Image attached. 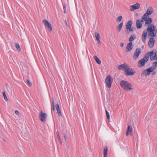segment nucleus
Here are the masks:
<instances>
[{
  "label": "nucleus",
  "mask_w": 157,
  "mask_h": 157,
  "mask_svg": "<svg viewBox=\"0 0 157 157\" xmlns=\"http://www.w3.org/2000/svg\"><path fill=\"white\" fill-rule=\"evenodd\" d=\"M155 29V26L153 24L147 27V31L149 36L153 38L156 36L157 30Z\"/></svg>",
  "instance_id": "nucleus-1"
},
{
  "label": "nucleus",
  "mask_w": 157,
  "mask_h": 157,
  "mask_svg": "<svg viewBox=\"0 0 157 157\" xmlns=\"http://www.w3.org/2000/svg\"><path fill=\"white\" fill-rule=\"evenodd\" d=\"M120 84L122 87L125 90H131L133 89V87L132 84L126 81L122 80L121 81Z\"/></svg>",
  "instance_id": "nucleus-2"
},
{
  "label": "nucleus",
  "mask_w": 157,
  "mask_h": 157,
  "mask_svg": "<svg viewBox=\"0 0 157 157\" xmlns=\"http://www.w3.org/2000/svg\"><path fill=\"white\" fill-rule=\"evenodd\" d=\"M155 69V67L154 66H151L143 71L141 73V75L143 76L145 75L146 76L149 75H150V73L153 72Z\"/></svg>",
  "instance_id": "nucleus-3"
},
{
  "label": "nucleus",
  "mask_w": 157,
  "mask_h": 157,
  "mask_svg": "<svg viewBox=\"0 0 157 157\" xmlns=\"http://www.w3.org/2000/svg\"><path fill=\"white\" fill-rule=\"evenodd\" d=\"M113 81V79L110 75H108L106 77L105 79V82L108 88H110L111 87Z\"/></svg>",
  "instance_id": "nucleus-4"
},
{
  "label": "nucleus",
  "mask_w": 157,
  "mask_h": 157,
  "mask_svg": "<svg viewBox=\"0 0 157 157\" xmlns=\"http://www.w3.org/2000/svg\"><path fill=\"white\" fill-rule=\"evenodd\" d=\"M148 57H147V56H145L143 59L139 61L138 66L139 67L144 66L145 63L148 61Z\"/></svg>",
  "instance_id": "nucleus-5"
},
{
  "label": "nucleus",
  "mask_w": 157,
  "mask_h": 157,
  "mask_svg": "<svg viewBox=\"0 0 157 157\" xmlns=\"http://www.w3.org/2000/svg\"><path fill=\"white\" fill-rule=\"evenodd\" d=\"M47 117V114L41 111L39 113V118L40 121L43 122H45L46 121V118Z\"/></svg>",
  "instance_id": "nucleus-6"
},
{
  "label": "nucleus",
  "mask_w": 157,
  "mask_h": 157,
  "mask_svg": "<svg viewBox=\"0 0 157 157\" xmlns=\"http://www.w3.org/2000/svg\"><path fill=\"white\" fill-rule=\"evenodd\" d=\"M146 56L147 57H148V59L150 57L151 60H157V59H156V54L155 53H154L153 51L148 52L147 53Z\"/></svg>",
  "instance_id": "nucleus-7"
},
{
  "label": "nucleus",
  "mask_w": 157,
  "mask_h": 157,
  "mask_svg": "<svg viewBox=\"0 0 157 157\" xmlns=\"http://www.w3.org/2000/svg\"><path fill=\"white\" fill-rule=\"evenodd\" d=\"M43 23L44 24L45 26L48 29L49 31H52V25L48 20L46 19H44L43 20Z\"/></svg>",
  "instance_id": "nucleus-8"
},
{
  "label": "nucleus",
  "mask_w": 157,
  "mask_h": 157,
  "mask_svg": "<svg viewBox=\"0 0 157 157\" xmlns=\"http://www.w3.org/2000/svg\"><path fill=\"white\" fill-rule=\"evenodd\" d=\"M125 72L126 73V75L128 76L132 75L135 73V71L132 68H130L129 66L126 69Z\"/></svg>",
  "instance_id": "nucleus-9"
},
{
  "label": "nucleus",
  "mask_w": 157,
  "mask_h": 157,
  "mask_svg": "<svg viewBox=\"0 0 157 157\" xmlns=\"http://www.w3.org/2000/svg\"><path fill=\"white\" fill-rule=\"evenodd\" d=\"M140 4L136 3L135 4L131 5L130 7V10L131 11H133L134 10L138 9L140 8Z\"/></svg>",
  "instance_id": "nucleus-10"
},
{
  "label": "nucleus",
  "mask_w": 157,
  "mask_h": 157,
  "mask_svg": "<svg viewBox=\"0 0 157 157\" xmlns=\"http://www.w3.org/2000/svg\"><path fill=\"white\" fill-rule=\"evenodd\" d=\"M129 66L127 64L124 63L118 65V68L120 70L124 71L125 72V70L128 68Z\"/></svg>",
  "instance_id": "nucleus-11"
},
{
  "label": "nucleus",
  "mask_w": 157,
  "mask_h": 157,
  "mask_svg": "<svg viewBox=\"0 0 157 157\" xmlns=\"http://www.w3.org/2000/svg\"><path fill=\"white\" fill-rule=\"evenodd\" d=\"M154 12V9L151 7H149L147 9L146 12L144 14L148 17L149 15H151Z\"/></svg>",
  "instance_id": "nucleus-12"
},
{
  "label": "nucleus",
  "mask_w": 157,
  "mask_h": 157,
  "mask_svg": "<svg viewBox=\"0 0 157 157\" xmlns=\"http://www.w3.org/2000/svg\"><path fill=\"white\" fill-rule=\"evenodd\" d=\"M155 40L154 38H151L148 42V45L150 48H152L154 44Z\"/></svg>",
  "instance_id": "nucleus-13"
},
{
  "label": "nucleus",
  "mask_w": 157,
  "mask_h": 157,
  "mask_svg": "<svg viewBox=\"0 0 157 157\" xmlns=\"http://www.w3.org/2000/svg\"><path fill=\"white\" fill-rule=\"evenodd\" d=\"M141 52V51L140 50H136L134 54L133 58L135 59H137Z\"/></svg>",
  "instance_id": "nucleus-14"
},
{
  "label": "nucleus",
  "mask_w": 157,
  "mask_h": 157,
  "mask_svg": "<svg viewBox=\"0 0 157 157\" xmlns=\"http://www.w3.org/2000/svg\"><path fill=\"white\" fill-rule=\"evenodd\" d=\"M147 34L148 33L147 30H145L143 32L142 36V39L143 41H144L146 40Z\"/></svg>",
  "instance_id": "nucleus-15"
},
{
  "label": "nucleus",
  "mask_w": 157,
  "mask_h": 157,
  "mask_svg": "<svg viewBox=\"0 0 157 157\" xmlns=\"http://www.w3.org/2000/svg\"><path fill=\"white\" fill-rule=\"evenodd\" d=\"M132 126L129 125L128 127L126 135L127 136H128L129 134H130L132 132Z\"/></svg>",
  "instance_id": "nucleus-16"
},
{
  "label": "nucleus",
  "mask_w": 157,
  "mask_h": 157,
  "mask_svg": "<svg viewBox=\"0 0 157 157\" xmlns=\"http://www.w3.org/2000/svg\"><path fill=\"white\" fill-rule=\"evenodd\" d=\"M142 26V23L139 19L137 20L136 21V26L138 29L141 28Z\"/></svg>",
  "instance_id": "nucleus-17"
},
{
  "label": "nucleus",
  "mask_w": 157,
  "mask_h": 157,
  "mask_svg": "<svg viewBox=\"0 0 157 157\" xmlns=\"http://www.w3.org/2000/svg\"><path fill=\"white\" fill-rule=\"evenodd\" d=\"M95 36L98 43V44H100L101 41L100 40V35L99 33L96 32L95 33Z\"/></svg>",
  "instance_id": "nucleus-18"
},
{
  "label": "nucleus",
  "mask_w": 157,
  "mask_h": 157,
  "mask_svg": "<svg viewBox=\"0 0 157 157\" xmlns=\"http://www.w3.org/2000/svg\"><path fill=\"white\" fill-rule=\"evenodd\" d=\"M132 22L131 21H129L127 23L126 25V29H129L132 27Z\"/></svg>",
  "instance_id": "nucleus-19"
},
{
  "label": "nucleus",
  "mask_w": 157,
  "mask_h": 157,
  "mask_svg": "<svg viewBox=\"0 0 157 157\" xmlns=\"http://www.w3.org/2000/svg\"><path fill=\"white\" fill-rule=\"evenodd\" d=\"M152 22V20L151 18H147L146 20H145V24L146 25H151Z\"/></svg>",
  "instance_id": "nucleus-20"
},
{
  "label": "nucleus",
  "mask_w": 157,
  "mask_h": 157,
  "mask_svg": "<svg viewBox=\"0 0 157 157\" xmlns=\"http://www.w3.org/2000/svg\"><path fill=\"white\" fill-rule=\"evenodd\" d=\"M123 24V22H121L120 23V24L118 25L117 28V31L119 32H120V31H121V30Z\"/></svg>",
  "instance_id": "nucleus-21"
},
{
  "label": "nucleus",
  "mask_w": 157,
  "mask_h": 157,
  "mask_svg": "<svg viewBox=\"0 0 157 157\" xmlns=\"http://www.w3.org/2000/svg\"><path fill=\"white\" fill-rule=\"evenodd\" d=\"M136 38V35L135 34H133L129 38V41L131 42L133 41Z\"/></svg>",
  "instance_id": "nucleus-22"
},
{
  "label": "nucleus",
  "mask_w": 157,
  "mask_h": 157,
  "mask_svg": "<svg viewBox=\"0 0 157 157\" xmlns=\"http://www.w3.org/2000/svg\"><path fill=\"white\" fill-rule=\"evenodd\" d=\"M94 58L96 62L98 64H100L101 63V60L98 59V57L95 56H94Z\"/></svg>",
  "instance_id": "nucleus-23"
},
{
  "label": "nucleus",
  "mask_w": 157,
  "mask_h": 157,
  "mask_svg": "<svg viewBox=\"0 0 157 157\" xmlns=\"http://www.w3.org/2000/svg\"><path fill=\"white\" fill-rule=\"evenodd\" d=\"M51 102L52 103V110L54 111L55 110V106L54 105V101L53 98H52L51 99Z\"/></svg>",
  "instance_id": "nucleus-24"
},
{
  "label": "nucleus",
  "mask_w": 157,
  "mask_h": 157,
  "mask_svg": "<svg viewBox=\"0 0 157 157\" xmlns=\"http://www.w3.org/2000/svg\"><path fill=\"white\" fill-rule=\"evenodd\" d=\"M132 42L129 43L127 45L126 49H132Z\"/></svg>",
  "instance_id": "nucleus-25"
},
{
  "label": "nucleus",
  "mask_w": 157,
  "mask_h": 157,
  "mask_svg": "<svg viewBox=\"0 0 157 157\" xmlns=\"http://www.w3.org/2000/svg\"><path fill=\"white\" fill-rule=\"evenodd\" d=\"M147 18L148 17L144 14V15L142 17L141 20H140L141 23H142L143 22H144V21H145V20H146Z\"/></svg>",
  "instance_id": "nucleus-26"
},
{
  "label": "nucleus",
  "mask_w": 157,
  "mask_h": 157,
  "mask_svg": "<svg viewBox=\"0 0 157 157\" xmlns=\"http://www.w3.org/2000/svg\"><path fill=\"white\" fill-rule=\"evenodd\" d=\"M2 95L4 97V99L5 100L7 101H8V100L7 98L6 97V93L4 91H3L2 92Z\"/></svg>",
  "instance_id": "nucleus-27"
},
{
  "label": "nucleus",
  "mask_w": 157,
  "mask_h": 157,
  "mask_svg": "<svg viewBox=\"0 0 157 157\" xmlns=\"http://www.w3.org/2000/svg\"><path fill=\"white\" fill-rule=\"evenodd\" d=\"M122 17L120 16L118 17L116 19V21L117 22H120L122 20Z\"/></svg>",
  "instance_id": "nucleus-28"
},
{
  "label": "nucleus",
  "mask_w": 157,
  "mask_h": 157,
  "mask_svg": "<svg viewBox=\"0 0 157 157\" xmlns=\"http://www.w3.org/2000/svg\"><path fill=\"white\" fill-rule=\"evenodd\" d=\"M108 149L107 148H105L104 151V157H106L107 154Z\"/></svg>",
  "instance_id": "nucleus-29"
},
{
  "label": "nucleus",
  "mask_w": 157,
  "mask_h": 157,
  "mask_svg": "<svg viewBox=\"0 0 157 157\" xmlns=\"http://www.w3.org/2000/svg\"><path fill=\"white\" fill-rule=\"evenodd\" d=\"M57 111L58 116L60 117H62V114L60 109L57 110Z\"/></svg>",
  "instance_id": "nucleus-30"
},
{
  "label": "nucleus",
  "mask_w": 157,
  "mask_h": 157,
  "mask_svg": "<svg viewBox=\"0 0 157 157\" xmlns=\"http://www.w3.org/2000/svg\"><path fill=\"white\" fill-rule=\"evenodd\" d=\"M105 112L107 118L109 120L110 119V116L109 115V113L106 110H105Z\"/></svg>",
  "instance_id": "nucleus-31"
},
{
  "label": "nucleus",
  "mask_w": 157,
  "mask_h": 157,
  "mask_svg": "<svg viewBox=\"0 0 157 157\" xmlns=\"http://www.w3.org/2000/svg\"><path fill=\"white\" fill-rule=\"evenodd\" d=\"M29 86H31L32 85V83L28 79H27L26 80Z\"/></svg>",
  "instance_id": "nucleus-32"
},
{
  "label": "nucleus",
  "mask_w": 157,
  "mask_h": 157,
  "mask_svg": "<svg viewBox=\"0 0 157 157\" xmlns=\"http://www.w3.org/2000/svg\"><path fill=\"white\" fill-rule=\"evenodd\" d=\"M15 46L16 48L17 49H20V46L18 44H16V43H15Z\"/></svg>",
  "instance_id": "nucleus-33"
},
{
  "label": "nucleus",
  "mask_w": 157,
  "mask_h": 157,
  "mask_svg": "<svg viewBox=\"0 0 157 157\" xmlns=\"http://www.w3.org/2000/svg\"><path fill=\"white\" fill-rule=\"evenodd\" d=\"M56 108L57 110L60 109L59 106L58 104L57 103L56 105Z\"/></svg>",
  "instance_id": "nucleus-34"
},
{
  "label": "nucleus",
  "mask_w": 157,
  "mask_h": 157,
  "mask_svg": "<svg viewBox=\"0 0 157 157\" xmlns=\"http://www.w3.org/2000/svg\"><path fill=\"white\" fill-rule=\"evenodd\" d=\"M153 65H154L153 66L156 67L157 66V61L154 62L153 63Z\"/></svg>",
  "instance_id": "nucleus-35"
},
{
  "label": "nucleus",
  "mask_w": 157,
  "mask_h": 157,
  "mask_svg": "<svg viewBox=\"0 0 157 157\" xmlns=\"http://www.w3.org/2000/svg\"><path fill=\"white\" fill-rule=\"evenodd\" d=\"M131 32L130 29H126V33L127 34H129L130 32Z\"/></svg>",
  "instance_id": "nucleus-36"
},
{
  "label": "nucleus",
  "mask_w": 157,
  "mask_h": 157,
  "mask_svg": "<svg viewBox=\"0 0 157 157\" xmlns=\"http://www.w3.org/2000/svg\"><path fill=\"white\" fill-rule=\"evenodd\" d=\"M28 134H27L26 135V136H24V135H23V138L25 139H26L28 137Z\"/></svg>",
  "instance_id": "nucleus-37"
},
{
  "label": "nucleus",
  "mask_w": 157,
  "mask_h": 157,
  "mask_svg": "<svg viewBox=\"0 0 157 157\" xmlns=\"http://www.w3.org/2000/svg\"><path fill=\"white\" fill-rule=\"evenodd\" d=\"M129 29H130V31L133 32L134 30L135 29L133 27H131Z\"/></svg>",
  "instance_id": "nucleus-38"
},
{
  "label": "nucleus",
  "mask_w": 157,
  "mask_h": 157,
  "mask_svg": "<svg viewBox=\"0 0 157 157\" xmlns=\"http://www.w3.org/2000/svg\"><path fill=\"white\" fill-rule=\"evenodd\" d=\"M15 113L16 115H18L20 114L19 112L17 110H16L15 111Z\"/></svg>",
  "instance_id": "nucleus-39"
},
{
  "label": "nucleus",
  "mask_w": 157,
  "mask_h": 157,
  "mask_svg": "<svg viewBox=\"0 0 157 157\" xmlns=\"http://www.w3.org/2000/svg\"><path fill=\"white\" fill-rule=\"evenodd\" d=\"M67 5L66 4H64V5H63V9H66V7H67Z\"/></svg>",
  "instance_id": "nucleus-40"
},
{
  "label": "nucleus",
  "mask_w": 157,
  "mask_h": 157,
  "mask_svg": "<svg viewBox=\"0 0 157 157\" xmlns=\"http://www.w3.org/2000/svg\"><path fill=\"white\" fill-rule=\"evenodd\" d=\"M63 135L64 136V138L65 140H66L67 139V135L65 134H63Z\"/></svg>",
  "instance_id": "nucleus-41"
},
{
  "label": "nucleus",
  "mask_w": 157,
  "mask_h": 157,
  "mask_svg": "<svg viewBox=\"0 0 157 157\" xmlns=\"http://www.w3.org/2000/svg\"><path fill=\"white\" fill-rule=\"evenodd\" d=\"M120 46L122 48V47H123L124 46V44L123 43H121L120 44Z\"/></svg>",
  "instance_id": "nucleus-42"
},
{
  "label": "nucleus",
  "mask_w": 157,
  "mask_h": 157,
  "mask_svg": "<svg viewBox=\"0 0 157 157\" xmlns=\"http://www.w3.org/2000/svg\"><path fill=\"white\" fill-rule=\"evenodd\" d=\"M152 72V75H155L156 74V72L155 71H153Z\"/></svg>",
  "instance_id": "nucleus-43"
},
{
  "label": "nucleus",
  "mask_w": 157,
  "mask_h": 157,
  "mask_svg": "<svg viewBox=\"0 0 157 157\" xmlns=\"http://www.w3.org/2000/svg\"><path fill=\"white\" fill-rule=\"evenodd\" d=\"M56 135H57V136H59V134L58 132H56Z\"/></svg>",
  "instance_id": "nucleus-44"
},
{
  "label": "nucleus",
  "mask_w": 157,
  "mask_h": 157,
  "mask_svg": "<svg viewBox=\"0 0 157 157\" xmlns=\"http://www.w3.org/2000/svg\"><path fill=\"white\" fill-rule=\"evenodd\" d=\"M63 12H64V13H66V9H64Z\"/></svg>",
  "instance_id": "nucleus-45"
},
{
  "label": "nucleus",
  "mask_w": 157,
  "mask_h": 157,
  "mask_svg": "<svg viewBox=\"0 0 157 157\" xmlns=\"http://www.w3.org/2000/svg\"><path fill=\"white\" fill-rule=\"evenodd\" d=\"M59 140V142H60V143H61V142H62V140H61V139H60Z\"/></svg>",
  "instance_id": "nucleus-46"
},
{
  "label": "nucleus",
  "mask_w": 157,
  "mask_h": 157,
  "mask_svg": "<svg viewBox=\"0 0 157 157\" xmlns=\"http://www.w3.org/2000/svg\"><path fill=\"white\" fill-rule=\"evenodd\" d=\"M57 138L58 139V140L61 139L60 138V137L59 136H57Z\"/></svg>",
  "instance_id": "nucleus-47"
},
{
  "label": "nucleus",
  "mask_w": 157,
  "mask_h": 157,
  "mask_svg": "<svg viewBox=\"0 0 157 157\" xmlns=\"http://www.w3.org/2000/svg\"><path fill=\"white\" fill-rule=\"evenodd\" d=\"M65 24H66L67 25H67V22L66 21V20L65 21Z\"/></svg>",
  "instance_id": "nucleus-48"
},
{
  "label": "nucleus",
  "mask_w": 157,
  "mask_h": 157,
  "mask_svg": "<svg viewBox=\"0 0 157 157\" xmlns=\"http://www.w3.org/2000/svg\"><path fill=\"white\" fill-rule=\"evenodd\" d=\"M131 50H127V52H129Z\"/></svg>",
  "instance_id": "nucleus-49"
},
{
  "label": "nucleus",
  "mask_w": 157,
  "mask_h": 157,
  "mask_svg": "<svg viewBox=\"0 0 157 157\" xmlns=\"http://www.w3.org/2000/svg\"><path fill=\"white\" fill-rule=\"evenodd\" d=\"M156 59H157V55H156Z\"/></svg>",
  "instance_id": "nucleus-50"
},
{
  "label": "nucleus",
  "mask_w": 157,
  "mask_h": 157,
  "mask_svg": "<svg viewBox=\"0 0 157 157\" xmlns=\"http://www.w3.org/2000/svg\"><path fill=\"white\" fill-rule=\"evenodd\" d=\"M142 47L143 48H144V46H142Z\"/></svg>",
  "instance_id": "nucleus-51"
}]
</instances>
